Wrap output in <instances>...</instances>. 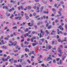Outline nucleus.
I'll use <instances>...</instances> for the list:
<instances>
[{
  "label": "nucleus",
  "mask_w": 67,
  "mask_h": 67,
  "mask_svg": "<svg viewBox=\"0 0 67 67\" xmlns=\"http://www.w3.org/2000/svg\"><path fill=\"white\" fill-rule=\"evenodd\" d=\"M52 59H53L52 58L50 57H48L47 59V62H48L49 60H52Z\"/></svg>",
  "instance_id": "f257e3e1"
},
{
  "label": "nucleus",
  "mask_w": 67,
  "mask_h": 67,
  "mask_svg": "<svg viewBox=\"0 0 67 67\" xmlns=\"http://www.w3.org/2000/svg\"><path fill=\"white\" fill-rule=\"evenodd\" d=\"M58 34H59V33L60 34H63V32L61 31H59V29H58L57 30Z\"/></svg>",
  "instance_id": "f03ea898"
},
{
  "label": "nucleus",
  "mask_w": 67,
  "mask_h": 67,
  "mask_svg": "<svg viewBox=\"0 0 67 67\" xmlns=\"http://www.w3.org/2000/svg\"><path fill=\"white\" fill-rule=\"evenodd\" d=\"M56 32V31L54 30L52 31V32H51V35H53V34H55V33Z\"/></svg>",
  "instance_id": "7ed1b4c3"
},
{
  "label": "nucleus",
  "mask_w": 67,
  "mask_h": 67,
  "mask_svg": "<svg viewBox=\"0 0 67 67\" xmlns=\"http://www.w3.org/2000/svg\"><path fill=\"white\" fill-rule=\"evenodd\" d=\"M14 7H13L12 8V9L9 10V12H11L12 11H14Z\"/></svg>",
  "instance_id": "20e7f679"
},
{
  "label": "nucleus",
  "mask_w": 67,
  "mask_h": 67,
  "mask_svg": "<svg viewBox=\"0 0 67 67\" xmlns=\"http://www.w3.org/2000/svg\"><path fill=\"white\" fill-rule=\"evenodd\" d=\"M40 31H41V33L43 34V35H44V34L45 33V32H44V31H43V30H42V29L40 30Z\"/></svg>",
  "instance_id": "39448f33"
},
{
  "label": "nucleus",
  "mask_w": 67,
  "mask_h": 67,
  "mask_svg": "<svg viewBox=\"0 0 67 67\" xmlns=\"http://www.w3.org/2000/svg\"><path fill=\"white\" fill-rule=\"evenodd\" d=\"M59 28L60 30L61 29V30H62V31H63V30H64L63 28H62V26H60L59 27Z\"/></svg>",
  "instance_id": "423d86ee"
},
{
  "label": "nucleus",
  "mask_w": 67,
  "mask_h": 67,
  "mask_svg": "<svg viewBox=\"0 0 67 67\" xmlns=\"http://www.w3.org/2000/svg\"><path fill=\"white\" fill-rule=\"evenodd\" d=\"M58 51L59 52H61L62 51V49H60V48H59L58 49Z\"/></svg>",
  "instance_id": "0eeeda50"
},
{
  "label": "nucleus",
  "mask_w": 67,
  "mask_h": 67,
  "mask_svg": "<svg viewBox=\"0 0 67 67\" xmlns=\"http://www.w3.org/2000/svg\"><path fill=\"white\" fill-rule=\"evenodd\" d=\"M16 49H18L19 50L20 49V48H19V46H16Z\"/></svg>",
  "instance_id": "6e6552de"
},
{
  "label": "nucleus",
  "mask_w": 67,
  "mask_h": 67,
  "mask_svg": "<svg viewBox=\"0 0 67 67\" xmlns=\"http://www.w3.org/2000/svg\"><path fill=\"white\" fill-rule=\"evenodd\" d=\"M31 9V7L30 6H28V9L29 10H30Z\"/></svg>",
  "instance_id": "1a4fd4ad"
},
{
  "label": "nucleus",
  "mask_w": 67,
  "mask_h": 67,
  "mask_svg": "<svg viewBox=\"0 0 67 67\" xmlns=\"http://www.w3.org/2000/svg\"><path fill=\"white\" fill-rule=\"evenodd\" d=\"M10 2H12L13 3H15V1H14L11 0L10 1Z\"/></svg>",
  "instance_id": "9d476101"
},
{
  "label": "nucleus",
  "mask_w": 67,
  "mask_h": 67,
  "mask_svg": "<svg viewBox=\"0 0 67 67\" xmlns=\"http://www.w3.org/2000/svg\"><path fill=\"white\" fill-rule=\"evenodd\" d=\"M17 29V27L16 26H14L12 28V29L14 30V29Z\"/></svg>",
  "instance_id": "9b49d317"
},
{
  "label": "nucleus",
  "mask_w": 67,
  "mask_h": 67,
  "mask_svg": "<svg viewBox=\"0 0 67 67\" xmlns=\"http://www.w3.org/2000/svg\"><path fill=\"white\" fill-rule=\"evenodd\" d=\"M58 41L59 42H61L62 43V42H64V41H63V40H60V39H58Z\"/></svg>",
  "instance_id": "f8f14e48"
},
{
  "label": "nucleus",
  "mask_w": 67,
  "mask_h": 67,
  "mask_svg": "<svg viewBox=\"0 0 67 67\" xmlns=\"http://www.w3.org/2000/svg\"><path fill=\"white\" fill-rule=\"evenodd\" d=\"M43 7H42L40 8V12H42V11H43Z\"/></svg>",
  "instance_id": "ddd939ff"
},
{
  "label": "nucleus",
  "mask_w": 67,
  "mask_h": 67,
  "mask_svg": "<svg viewBox=\"0 0 67 67\" xmlns=\"http://www.w3.org/2000/svg\"><path fill=\"white\" fill-rule=\"evenodd\" d=\"M28 35H29V34L27 33L24 35V36L25 37H26L27 36H28Z\"/></svg>",
  "instance_id": "4468645a"
},
{
  "label": "nucleus",
  "mask_w": 67,
  "mask_h": 67,
  "mask_svg": "<svg viewBox=\"0 0 67 67\" xmlns=\"http://www.w3.org/2000/svg\"><path fill=\"white\" fill-rule=\"evenodd\" d=\"M9 45L10 46H11V45H14V43H12L11 44H9Z\"/></svg>",
  "instance_id": "2eb2a0df"
},
{
  "label": "nucleus",
  "mask_w": 67,
  "mask_h": 67,
  "mask_svg": "<svg viewBox=\"0 0 67 67\" xmlns=\"http://www.w3.org/2000/svg\"><path fill=\"white\" fill-rule=\"evenodd\" d=\"M30 24H31L30 23H29L28 24V25H29V26H33V24H32L31 25H30Z\"/></svg>",
  "instance_id": "dca6fc26"
},
{
  "label": "nucleus",
  "mask_w": 67,
  "mask_h": 67,
  "mask_svg": "<svg viewBox=\"0 0 67 67\" xmlns=\"http://www.w3.org/2000/svg\"><path fill=\"white\" fill-rule=\"evenodd\" d=\"M25 51L26 52H29V49H27L26 48L25 49Z\"/></svg>",
  "instance_id": "f3484780"
},
{
  "label": "nucleus",
  "mask_w": 67,
  "mask_h": 67,
  "mask_svg": "<svg viewBox=\"0 0 67 67\" xmlns=\"http://www.w3.org/2000/svg\"><path fill=\"white\" fill-rule=\"evenodd\" d=\"M62 57H63V58H62V60H64V58H65V57H66V56H62Z\"/></svg>",
  "instance_id": "a211bd4d"
},
{
  "label": "nucleus",
  "mask_w": 67,
  "mask_h": 67,
  "mask_svg": "<svg viewBox=\"0 0 67 67\" xmlns=\"http://www.w3.org/2000/svg\"><path fill=\"white\" fill-rule=\"evenodd\" d=\"M14 16V15H13V14H12V16H10V19H12V18H13V17Z\"/></svg>",
  "instance_id": "6ab92c4d"
},
{
  "label": "nucleus",
  "mask_w": 67,
  "mask_h": 67,
  "mask_svg": "<svg viewBox=\"0 0 67 67\" xmlns=\"http://www.w3.org/2000/svg\"><path fill=\"white\" fill-rule=\"evenodd\" d=\"M24 13V12H23V11H22L21 12V13H22V14L21 15V16H23V13Z\"/></svg>",
  "instance_id": "aec40b11"
},
{
  "label": "nucleus",
  "mask_w": 67,
  "mask_h": 67,
  "mask_svg": "<svg viewBox=\"0 0 67 67\" xmlns=\"http://www.w3.org/2000/svg\"><path fill=\"white\" fill-rule=\"evenodd\" d=\"M13 59H10L9 60V61L10 62H12V61H13Z\"/></svg>",
  "instance_id": "412c9836"
},
{
  "label": "nucleus",
  "mask_w": 67,
  "mask_h": 67,
  "mask_svg": "<svg viewBox=\"0 0 67 67\" xmlns=\"http://www.w3.org/2000/svg\"><path fill=\"white\" fill-rule=\"evenodd\" d=\"M27 62L29 63V64H30L31 63V61L30 60H29V59H28L27 60Z\"/></svg>",
  "instance_id": "4be33fe9"
},
{
  "label": "nucleus",
  "mask_w": 67,
  "mask_h": 67,
  "mask_svg": "<svg viewBox=\"0 0 67 67\" xmlns=\"http://www.w3.org/2000/svg\"><path fill=\"white\" fill-rule=\"evenodd\" d=\"M33 46H36V43H33L32 44Z\"/></svg>",
  "instance_id": "5701e85b"
},
{
  "label": "nucleus",
  "mask_w": 67,
  "mask_h": 67,
  "mask_svg": "<svg viewBox=\"0 0 67 67\" xmlns=\"http://www.w3.org/2000/svg\"><path fill=\"white\" fill-rule=\"evenodd\" d=\"M52 28V27L51 26H48V29H51Z\"/></svg>",
  "instance_id": "b1692460"
},
{
  "label": "nucleus",
  "mask_w": 67,
  "mask_h": 67,
  "mask_svg": "<svg viewBox=\"0 0 67 67\" xmlns=\"http://www.w3.org/2000/svg\"><path fill=\"white\" fill-rule=\"evenodd\" d=\"M25 17L26 18V20H27V19H29V18L27 16H26Z\"/></svg>",
  "instance_id": "393cba45"
},
{
  "label": "nucleus",
  "mask_w": 67,
  "mask_h": 67,
  "mask_svg": "<svg viewBox=\"0 0 67 67\" xmlns=\"http://www.w3.org/2000/svg\"><path fill=\"white\" fill-rule=\"evenodd\" d=\"M1 42L2 43V44H4V43L3 41L2 40L1 41Z\"/></svg>",
  "instance_id": "a878e982"
},
{
  "label": "nucleus",
  "mask_w": 67,
  "mask_h": 67,
  "mask_svg": "<svg viewBox=\"0 0 67 67\" xmlns=\"http://www.w3.org/2000/svg\"><path fill=\"white\" fill-rule=\"evenodd\" d=\"M38 49L39 51H41V47H39L38 48Z\"/></svg>",
  "instance_id": "bb28decb"
},
{
  "label": "nucleus",
  "mask_w": 67,
  "mask_h": 67,
  "mask_svg": "<svg viewBox=\"0 0 67 67\" xmlns=\"http://www.w3.org/2000/svg\"><path fill=\"white\" fill-rule=\"evenodd\" d=\"M28 28H26V30H25V31L26 32H27V31H28Z\"/></svg>",
  "instance_id": "cd10ccee"
},
{
  "label": "nucleus",
  "mask_w": 67,
  "mask_h": 67,
  "mask_svg": "<svg viewBox=\"0 0 67 67\" xmlns=\"http://www.w3.org/2000/svg\"><path fill=\"white\" fill-rule=\"evenodd\" d=\"M16 43H17V42L15 41V42H14L15 44H14V46H15L16 45Z\"/></svg>",
  "instance_id": "c85d7f7f"
},
{
  "label": "nucleus",
  "mask_w": 67,
  "mask_h": 67,
  "mask_svg": "<svg viewBox=\"0 0 67 67\" xmlns=\"http://www.w3.org/2000/svg\"><path fill=\"white\" fill-rule=\"evenodd\" d=\"M19 17H15V20H17L18 19H19Z\"/></svg>",
  "instance_id": "c756f323"
},
{
  "label": "nucleus",
  "mask_w": 67,
  "mask_h": 67,
  "mask_svg": "<svg viewBox=\"0 0 67 67\" xmlns=\"http://www.w3.org/2000/svg\"><path fill=\"white\" fill-rule=\"evenodd\" d=\"M27 7H25V8L24 9V10H27Z\"/></svg>",
  "instance_id": "7c9ffc66"
},
{
  "label": "nucleus",
  "mask_w": 67,
  "mask_h": 67,
  "mask_svg": "<svg viewBox=\"0 0 67 67\" xmlns=\"http://www.w3.org/2000/svg\"><path fill=\"white\" fill-rule=\"evenodd\" d=\"M29 43H28V42H27L26 41H25V44H28Z\"/></svg>",
  "instance_id": "2f4dec72"
},
{
  "label": "nucleus",
  "mask_w": 67,
  "mask_h": 67,
  "mask_svg": "<svg viewBox=\"0 0 67 67\" xmlns=\"http://www.w3.org/2000/svg\"><path fill=\"white\" fill-rule=\"evenodd\" d=\"M2 48H7V47H4V46H3L2 47Z\"/></svg>",
  "instance_id": "473e14b6"
},
{
  "label": "nucleus",
  "mask_w": 67,
  "mask_h": 67,
  "mask_svg": "<svg viewBox=\"0 0 67 67\" xmlns=\"http://www.w3.org/2000/svg\"><path fill=\"white\" fill-rule=\"evenodd\" d=\"M30 53L31 54H34V51H31Z\"/></svg>",
  "instance_id": "72a5a7b5"
},
{
  "label": "nucleus",
  "mask_w": 67,
  "mask_h": 67,
  "mask_svg": "<svg viewBox=\"0 0 67 67\" xmlns=\"http://www.w3.org/2000/svg\"><path fill=\"white\" fill-rule=\"evenodd\" d=\"M43 13H47V14H48V11L47 12H43Z\"/></svg>",
  "instance_id": "f704fd0d"
},
{
  "label": "nucleus",
  "mask_w": 67,
  "mask_h": 67,
  "mask_svg": "<svg viewBox=\"0 0 67 67\" xmlns=\"http://www.w3.org/2000/svg\"><path fill=\"white\" fill-rule=\"evenodd\" d=\"M33 8L35 9L36 8V6H35L33 7Z\"/></svg>",
  "instance_id": "c9c22d12"
},
{
  "label": "nucleus",
  "mask_w": 67,
  "mask_h": 67,
  "mask_svg": "<svg viewBox=\"0 0 67 67\" xmlns=\"http://www.w3.org/2000/svg\"><path fill=\"white\" fill-rule=\"evenodd\" d=\"M60 59V58H58L56 60H57V61H59V60Z\"/></svg>",
  "instance_id": "e433bc0d"
},
{
  "label": "nucleus",
  "mask_w": 67,
  "mask_h": 67,
  "mask_svg": "<svg viewBox=\"0 0 67 67\" xmlns=\"http://www.w3.org/2000/svg\"><path fill=\"white\" fill-rule=\"evenodd\" d=\"M45 32H46V34H48L49 33V32H48V30H46L45 31Z\"/></svg>",
  "instance_id": "4c0bfd02"
},
{
  "label": "nucleus",
  "mask_w": 67,
  "mask_h": 67,
  "mask_svg": "<svg viewBox=\"0 0 67 67\" xmlns=\"http://www.w3.org/2000/svg\"><path fill=\"white\" fill-rule=\"evenodd\" d=\"M19 18L18 19L19 20H21V16H20L19 17Z\"/></svg>",
  "instance_id": "58836bf2"
},
{
  "label": "nucleus",
  "mask_w": 67,
  "mask_h": 67,
  "mask_svg": "<svg viewBox=\"0 0 67 67\" xmlns=\"http://www.w3.org/2000/svg\"><path fill=\"white\" fill-rule=\"evenodd\" d=\"M58 13H59L60 15V16H61L62 15H61L60 14V11H58Z\"/></svg>",
  "instance_id": "ea45409f"
},
{
  "label": "nucleus",
  "mask_w": 67,
  "mask_h": 67,
  "mask_svg": "<svg viewBox=\"0 0 67 67\" xmlns=\"http://www.w3.org/2000/svg\"><path fill=\"white\" fill-rule=\"evenodd\" d=\"M33 38H32L31 39V41L32 42H33Z\"/></svg>",
  "instance_id": "a19ab883"
},
{
  "label": "nucleus",
  "mask_w": 67,
  "mask_h": 67,
  "mask_svg": "<svg viewBox=\"0 0 67 67\" xmlns=\"http://www.w3.org/2000/svg\"><path fill=\"white\" fill-rule=\"evenodd\" d=\"M10 14H7V16H10Z\"/></svg>",
  "instance_id": "79ce46f5"
},
{
  "label": "nucleus",
  "mask_w": 67,
  "mask_h": 67,
  "mask_svg": "<svg viewBox=\"0 0 67 67\" xmlns=\"http://www.w3.org/2000/svg\"><path fill=\"white\" fill-rule=\"evenodd\" d=\"M53 63H56V60H53Z\"/></svg>",
  "instance_id": "37998d69"
},
{
  "label": "nucleus",
  "mask_w": 67,
  "mask_h": 67,
  "mask_svg": "<svg viewBox=\"0 0 67 67\" xmlns=\"http://www.w3.org/2000/svg\"><path fill=\"white\" fill-rule=\"evenodd\" d=\"M48 48L49 49H50L51 48V46H48Z\"/></svg>",
  "instance_id": "c03bdc74"
},
{
  "label": "nucleus",
  "mask_w": 67,
  "mask_h": 67,
  "mask_svg": "<svg viewBox=\"0 0 67 67\" xmlns=\"http://www.w3.org/2000/svg\"><path fill=\"white\" fill-rule=\"evenodd\" d=\"M0 18H1V19L3 18V16L2 15H0Z\"/></svg>",
  "instance_id": "a18cd8bd"
},
{
  "label": "nucleus",
  "mask_w": 67,
  "mask_h": 67,
  "mask_svg": "<svg viewBox=\"0 0 67 67\" xmlns=\"http://www.w3.org/2000/svg\"><path fill=\"white\" fill-rule=\"evenodd\" d=\"M14 62L15 63H17V60H14Z\"/></svg>",
  "instance_id": "49530a36"
},
{
  "label": "nucleus",
  "mask_w": 67,
  "mask_h": 67,
  "mask_svg": "<svg viewBox=\"0 0 67 67\" xmlns=\"http://www.w3.org/2000/svg\"><path fill=\"white\" fill-rule=\"evenodd\" d=\"M33 15L34 16H35L36 15V13H34L33 14Z\"/></svg>",
  "instance_id": "de8ad7c7"
},
{
  "label": "nucleus",
  "mask_w": 67,
  "mask_h": 67,
  "mask_svg": "<svg viewBox=\"0 0 67 67\" xmlns=\"http://www.w3.org/2000/svg\"><path fill=\"white\" fill-rule=\"evenodd\" d=\"M65 27L66 28V29H67V25H65Z\"/></svg>",
  "instance_id": "09e8293b"
},
{
  "label": "nucleus",
  "mask_w": 67,
  "mask_h": 67,
  "mask_svg": "<svg viewBox=\"0 0 67 67\" xmlns=\"http://www.w3.org/2000/svg\"><path fill=\"white\" fill-rule=\"evenodd\" d=\"M36 12L37 13H38V12H40V10H36Z\"/></svg>",
  "instance_id": "8fccbe9b"
},
{
  "label": "nucleus",
  "mask_w": 67,
  "mask_h": 67,
  "mask_svg": "<svg viewBox=\"0 0 67 67\" xmlns=\"http://www.w3.org/2000/svg\"><path fill=\"white\" fill-rule=\"evenodd\" d=\"M34 27H35V29H36V28H37V26H36V25H35V26H34Z\"/></svg>",
  "instance_id": "3c124183"
},
{
  "label": "nucleus",
  "mask_w": 67,
  "mask_h": 67,
  "mask_svg": "<svg viewBox=\"0 0 67 67\" xmlns=\"http://www.w3.org/2000/svg\"><path fill=\"white\" fill-rule=\"evenodd\" d=\"M2 61H4V58H2Z\"/></svg>",
  "instance_id": "603ef678"
},
{
  "label": "nucleus",
  "mask_w": 67,
  "mask_h": 67,
  "mask_svg": "<svg viewBox=\"0 0 67 67\" xmlns=\"http://www.w3.org/2000/svg\"><path fill=\"white\" fill-rule=\"evenodd\" d=\"M41 41H42V42H44V38H43L42 39H41Z\"/></svg>",
  "instance_id": "864d4df0"
},
{
  "label": "nucleus",
  "mask_w": 67,
  "mask_h": 67,
  "mask_svg": "<svg viewBox=\"0 0 67 67\" xmlns=\"http://www.w3.org/2000/svg\"><path fill=\"white\" fill-rule=\"evenodd\" d=\"M58 55H59V56L60 57H62V54H58Z\"/></svg>",
  "instance_id": "5fc2aeb1"
},
{
  "label": "nucleus",
  "mask_w": 67,
  "mask_h": 67,
  "mask_svg": "<svg viewBox=\"0 0 67 67\" xmlns=\"http://www.w3.org/2000/svg\"><path fill=\"white\" fill-rule=\"evenodd\" d=\"M7 60H8V59L6 58L4 59V62L5 61H7Z\"/></svg>",
  "instance_id": "6e6d98bb"
},
{
  "label": "nucleus",
  "mask_w": 67,
  "mask_h": 67,
  "mask_svg": "<svg viewBox=\"0 0 67 67\" xmlns=\"http://www.w3.org/2000/svg\"><path fill=\"white\" fill-rule=\"evenodd\" d=\"M37 10H39V7H37Z\"/></svg>",
  "instance_id": "4d7b16f0"
},
{
  "label": "nucleus",
  "mask_w": 67,
  "mask_h": 67,
  "mask_svg": "<svg viewBox=\"0 0 67 67\" xmlns=\"http://www.w3.org/2000/svg\"><path fill=\"white\" fill-rule=\"evenodd\" d=\"M53 50H55V47H54V48H53Z\"/></svg>",
  "instance_id": "13d9d810"
},
{
  "label": "nucleus",
  "mask_w": 67,
  "mask_h": 67,
  "mask_svg": "<svg viewBox=\"0 0 67 67\" xmlns=\"http://www.w3.org/2000/svg\"><path fill=\"white\" fill-rule=\"evenodd\" d=\"M41 65L42 66V67H44V66H45V65H44V64H42Z\"/></svg>",
  "instance_id": "bf43d9fd"
},
{
  "label": "nucleus",
  "mask_w": 67,
  "mask_h": 67,
  "mask_svg": "<svg viewBox=\"0 0 67 67\" xmlns=\"http://www.w3.org/2000/svg\"><path fill=\"white\" fill-rule=\"evenodd\" d=\"M48 25H49L48 23L46 25V27H48Z\"/></svg>",
  "instance_id": "052dcab7"
},
{
  "label": "nucleus",
  "mask_w": 67,
  "mask_h": 67,
  "mask_svg": "<svg viewBox=\"0 0 67 67\" xmlns=\"http://www.w3.org/2000/svg\"><path fill=\"white\" fill-rule=\"evenodd\" d=\"M40 38H41V37H42V35H41V34H40Z\"/></svg>",
  "instance_id": "680f3d73"
},
{
  "label": "nucleus",
  "mask_w": 67,
  "mask_h": 67,
  "mask_svg": "<svg viewBox=\"0 0 67 67\" xmlns=\"http://www.w3.org/2000/svg\"><path fill=\"white\" fill-rule=\"evenodd\" d=\"M52 24L53 25H55V23L54 22V21H53L52 23Z\"/></svg>",
  "instance_id": "e2e57ef3"
},
{
  "label": "nucleus",
  "mask_w": 67,
  "mask_h": 67,
  "mask_svg": "<svg viewBox=\"0 0 67 67\" xmlns=\"http://www.w3.org/2000/svg\"><path fill=\"white\" fill-rule=\"evenodd\" d=\"M55 22L56 23H57V22H58V20H57L55 21Z\"/></svg>",
  "instance_id": "0e129e2a"
},
{
  "label": "nucleus",
  "mask_w": 67,
  "mask_h": 67,
  "mask_svg": "<svg viewBox=\"0 0 67 67\" xmlns=\"http://www.w3.org/2000/svg\"><path fill=\"white\" fill-rule=\"evenodd\" d=\"M39 16H40V15H38L36 16V17H35V18H38V17H39Z\"/></svg>",
  "instance_id": "69168bd1"
},
{
  "label": "nucleus",
  "mask_w": 67,
  "mask_h": 67,
  "mask_svg": "<svg viewBox=\"0 0 67 67\" xmlns=\"http://www.w3.org/2000/svg\"><path fill=\"white\" fill-rule=\"evenodd\" d=\"M64 48H67V46H64Z\"/></svg>",
  "instance_id": "338daca9"
},
{
  "label": "nucleus",
  "mask_w": 67,
  "mask_h": 67,
  "mask_svg": "<svg viewBox=\"0 0 67 67\" xmlns=\"http://www.w3.org/2000/svg\"><path fill=\"white\" fill-rule=\"evenodd\" d=\"M18 67H22V66L20 65H19L18 66Z\"/></svg>",
  "instance_id": "774afa93"
}]
</instances>
